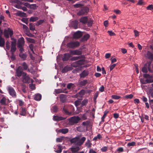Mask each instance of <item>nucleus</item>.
<instances>
[{
	"label": "nucleus",
	"mask_w": 153,
	"mask_h": 153,
	"mask_svg": "<svg viewBox=\"0 0 153 153\" xmlns=\"http://www.w3.org/2000/svg\"><path fill=\"white\" fill-rule=\"evenodd\" d=\"M136 143L134 142H132L128 143L127 146L128 147L133 146L135 145Z\"/></svg>",
	"instance_id": "09e8293b"
},
{
	"label": "nucleus",
	"mask_w": 153,
	"mask_h": 153,
	"mask_svg": "<svg viewBox=\"0 0 153 153\" xmlns=\"http://www.w3.org/2000/svg\"><path fill=\"white\" fill-rule=\"evenodd\" d=\"M79 140V137H76L70 140V142L71 143H75L78 142V141Z\"/></svg>",
	"instance_id": "bb28decb"
},
{
	"label": "nucleus",
	"mask_w": 153,
	"mask_h": 153,
	"mask_svg": "<svg viewBox=\"0 0 153 153\" xmlns=\"http://www.w3.org/2000/svg\"><path fill=\"white\" fill-rule=\"evenodd\" d=\"M133 97V95H132V94H129L128 95H126L124 97H125V98L127 99H131Z\"/></svg>",
	"instance_id": "4d7b16f0"
},
{
	"label": "nucleus",
	"mask_w": 153,
	"mask_h": 153,
	"mask_svg": "<svg viewBox=\"0 0 153 153\" xmlns=\"http://www.w3.org/2000/svg\"><path fill=\"white\" fill-rule=\"evenodd\" d=\"M81 56H73L71 59V60L72 61H76L81 59Z\"/></svg>",
	"instance_id": "ea45409f"
},
{
	"label": "nucleus",
	"mask_w": 153,
	"mask_h": 153,
	"mask_svg": "<svg viewBox=\"0 0 153 153\" xmlns=\"http://www.w3.org/2000/svg\"><path fill=\"white\" fill-rule=\"evenodd\" d=\"M89 9L88 7H83L77 13L78 16H80L83 15H86L89 12Z\"/></svg>",
	"instance_id": "20e7f679"
},
{
	"label": "nucleus",
	"mask_w": 153,
	"mask_h": 153,
	"mask_svg": "<svg viewBox=\"0 0 153 153\" xmlns=\"http://www.w3.org/2000/svg\"><path fill=\"white\" fill-rule=\"evenodd\" d=\"M39 18L37 17H31L30 18L29 21L30 22H34L38 19Z\"/></svg>",
	"instance_id": "f704fd0d"
},
{
	"label": "nucleus",
	"mask_w": 153,
	"mask_h": 153,
	"mask_svg": "<svg viewBox=\"0 0 153 153\" xmlns=\"http://www.w3.org/2000/svg\"><path fill=\"white\" fill-rule=\"evenodd\" d=\"M107 147L106 146H104L103 147H102L101 150L102 152H105L107 150Z\"/></svg>",
	"instance_id": "338daca9"
},
{
	"label": "nucleus",
	"mask_w": 153,
	"mask_h": 153,
	"mask_svg": "<svg viewBox=\"0 0 153 153\" xmlns=\"http://www.w3.org/2000/svg\"><path fill=\"white\" fill-rule=\"evenodd\" d=\"M62 111L64 114L67 115H70L71 114V113L69 112L65 107H64L62 109Z\"/></svg>",
	"instance_id": "c9c22d12"
},
{
	"label": "nucleus",
	"mask_w": 153,
	"mask_h": 153,
	"mask_svg": "<svg viewBox=\"0 0 153 153\" xmlns=\"http://www.w3.org/2000/svg\"><path fill=\"white\" fill-rule=\"evenodd\" d=\"M90 36V35L89 34H85L81 39V41L84 42L86 41L89 38Z\"/></svg>",
	"instance_id": "4be33fe9"
},
{
	"label": "nucleus",
	"mask_w": 153,
	"mask_h": 153,
	"mask_svg": "<svg viewBox=\"0 0 153 153\" xmlns=\"http://www.w3.org/2000/svg\"><path fill=\"white\" fill-rule=\"evenodd\" d=\"M52 111L54 113H56L57 112L58 110V108L57 106L54 105L53 106L52 108Z\"/></svg>",
	"instance_id": "37998d69"
},
{
	"label": "nucleus",
	"mask_w": 153,
	"mask_h": 153,
	"mask_svg": "<svg viewBox=\"0 0 153 153\" xmlns=\"http://www.w3.org/2000/svg\"><path fill=\"white\" fill-rule=\"evenodd\" d=\"M88 102V100L87 99H84L81 103V106L83 107Z\"/></svg>",
	"instance_id": "79ce46f5"
},
{
	"label": "nucleus",
	"mask_w": 153,
	"mask_h": 153,
	"mask_svg": "<svg viewBox=\"0 0 153 153\" xmlns=\"http://www.w3.org/2000/svg\"><path fill=\"white\" fill-rule=\"evenodd\" d=\"M88 83V81L86 79H84L83 80L80 81L79 82V85L81 86H85L86 84Z\"/></svg>",
	"instance_id": "aec40b11"
},
{
	"label": "nucleus",
	"mask_w": 153,
	"mask_h": 153,
	"mask_svg": "<svg viewBox=\"0 0 153 153\" xmlns=\"http://www.w3.org/2000/svg\"><path fill=\"white\" fill-rule=\"evenodd\" d=\"M86 139L85 137H82L81 139L79 138V140L77 143V144L79 146H81L84 143Z\"/></svg>",
	"instance_id": "2eb2a0df"
},
{
	"label": "nucleus",
	"mask_w": 153,
	"mask_h": 153,
	"mask_svg": "<svg viewBox=\"0 0 153 153\" xmlns=\"http://www.w3.org/2000/svg\"><path fill=\"white\" fill-rule=\"evenodd\" d=\"M79 22L77 20L73 21L71 23V25L74 29H76L78 28V25Z\"/></svg>",
	"instance_id": "a211bd4d"
},
{
	"label": "nucleus",
	"mask_w": 153,
	"mask_h": 153,
	"mask_svg": "<svg viewBox=\"0 0 153 153\" xmlns=\"http://www.w3.org/2000/svg\"><path fill=\"white\" fill-rule=\"evenodd\" d=\"M12 39H13L14 40L11 42V48L10 52L11 53H14L16 51V42L15 39L13 38H11Z\"/></svg>",
	"instance_id": "0eeeda50"
},
{
	"label": "nucleus",
	"mask_w": 153,
	"mask_h": 153,
	"mask_svg": "<svg viewBox=\"0 0 153 153\" xmlns=\"http://www.w3.org/2000/svg\"><path fill=\"white\" fill-rule=\"evenodd\" d=\"M146 56L151 61L153 60V54L150 51H148Z\"/></svg>",
	"instance_id": "dca6fc26"
},
{
	"label": "nucleus",
	"mask_w": 153,
	"mask_h": 153,
	"mask_svg": "<svg viewBox=\"0 0 153 153\" xmlns=\"http://www.w3.org/2000/svg\"><path fill=\"white\" fill-rule=\"evenodd\" d=\"M99 93L98 92H97L95 94L94 97L93 98V100L94 102H96L97 98L98 96Z\"/></svg>",
	"instance_id": "13d9d810"
},
{
	"label": "nucleus",
	"mask_w": 153,
	"mask_h": 153,
	"mask_svg": "<svg viewBox=\"0 0 153 153\" xmlns=\"http://www.w3.org/2000/svg\"><path fill=\"white\" fill-rule=\"evenodd\" d=\"M82 35V33L79 31H78L74 33L73 37L75 39H79L81 37Z\"/></svg>",
	"instance_id": "9d476101"
},
{
	"label": "nucleus",
	"mask_w": 153,
	"mask_h": 153,
	"mask_svg": "<svg viewBox=\"0 0 153 153\" xmlns=\"http://www.w3.org/2000/svg\"><path fill=\"white\" fill-rule=\"evenodd\" d=\"M79 45V42L77 41H71L68 43L67 44V46L68 48L73 49L78 47Z\"/></svg>",
	"instance_id": "f257e3e1"
},
{
	"label": "nucleus",
	"mask_w": 153,
	"mask_h": 153,
	"mask_svg": "<svg viewBox=\"0 0 153 153\" xmlns=\"http://www.w3.org/2000/svg\"><path fill=\"white\" fill-rule=\"evenodd\" d=\"M6 98L4 97H3L0 100V103L1 105H7L6 103Z\"/></svg>",
	"instance_id": "c85d7f7f"
},
{
	"label": "nucleus",
	"mask_w": 153,
	"mask_h": 153,
	"mask_svg": "<svg viewBox=\"0 0 153 153\" xmlns=\"http://www.w3.org/2000/svg\"><path fill=\"white\" fill-rule=\"evenodd\" d=\"M107 32L109 34V35L111 36L115 35V33L111 31H108Z\"/></svg>",
	"instance_id": "0e129e2a"
},
{
	"label": "nucleus",
	"mask_w": 153,
	"mask_h": 153,
	"mask_svg": "<svg viewBox=\"0 0 153 153\" xmlns=\"http://www.w3.org/2000/svg\"><path fill=\"white\" fill-rule=\"evenodd\" d=\"M10 43L8 41H7L6 42V49L9 50L10 48Z\"/></svg>",
	"instance_id": "3c124183"
},
{
	"label": "nucleus",
	"mask_w": 153,
	"mask_h": 153,
	"mask_svg": "<svg viewBox=\"0 0 153 153\" xmlns=\"http://www.w3.org/2000/svg\"><path fill=\"white\" fill-rule=\"evenodd\" d=\"M88 25V27H91L92 26V25L93 24V20L90 19L89 20L88 19L87 21Z\"/></svg>",
	"instance_id": "a18cd8bd"
},
{
	"label": "nucleus",
	"mask_w": 153,
	"mask_h": 153,
	"mask_svg": "<svg viewBox=\"0 0 153 153\" xmlns=\"http://www.w3.org/2000/svg\"><path fill=\"white\" fill-rule=\"evenodd\" d=\"M59 98L61 101L64 102L65 100V95L64 94H61L60 95Z\"/></svg>",
	"instance_id": "4c0bfd02"
},
{
	"label": "nucleus",
	"mask_w": 153,
	"mask_h": 153,
	"mask_svg": "<svg viewBox=\"0 0 153 153\" xmlns=\"http://www.w3.org/2000/svg\"><path fill=\"white\" fill-rule=\"evenodd\" d=\"M41 95L40 94L38 93L35 94L34 97V99L36 101H40L41 99Z\"/></svg>",
	"instance_id": "5701e85b"
},
{
	"label": "nucleus",
	"mask_w": 153,
	"mask_h": 153,
	"mask_svg": "<svg viewBox=\"0 0 153 153\" xmlns=\"http://www.w3.org/2000/svg\"><path fill=\"white\" fill-rule=\"evenodd\" d=\"M26 85H22V91L24 93H26L27 92V91L26 89Z\"/></svg>",
	"instance_id": "5fc2aeb1"
},
{
	"label": "nucleus",
	"mask_w": 153,
	"mask_h": 153,
	"mask_svg": "<svg viewBox=\"0 0 153 153\" xmlns=\"http://www.w3.org/2000/svg\"><path fill=\"white\" fill-rule=\"evenodd\" d=\"M18 14L20 16L25 17L27 16V14L26 13L23 12L21 11H18Z\"/></svg>",
	"instance_id": "473e14b6"
},
{
	"label": "nucleus",
	"mask_w": 153,
	"mask_h": 153,
	"mask_svg": "<svg viewBox=\"0 0 153 153\" xmlns=\"http://www.w3.org/2000/svg\"><path fill=\"white\" fill-rule=\"evenodd\" d=\"M70 149L72 153H75L77 152L79 150V147L71 148Z\"/></svg>",
	"instance_id": "72a5a7b5"
},
{
	"label": "nucleus",
	"mask_w": 153,
	"mask_h": 153,
	"mask_svg": "<svg viewBox=\"0 0 153 153\" xmlns=\"http://www.w3.org/2000/svg\"><path fill=\"white\" fill-rule=\"evenodd\" d=\"M21 69V66H19L16 70V75L19 77H20L22 74L24 75V73H25L23 72V71Z\"/></svg>",
	"instance_id": "6e6552de"
},
{
	"label": "nucleus",
	"mask_w": 153,
	"mask_h": 153,
	"mask_svg": "<svg viewBox=\"0 0 153 153\" xmlns=\"http://www.w3.org/2000/svg\"><path fill=\"white\" fill-rule=\"evenodd\" d=\"M58 147V150H56V148H54L55 152L57 153H60L62 152V146L60 144H58L56 146Z\"/></svg>",
	"instance_id": "393cba45"
},
{
	"label": "nucleus",
	"mask_w": 153,
	"mask_h": 153,
	"mask_svg": "<svg viewBox=\"0 0 153 153\" xmlns=\"http://www.w3.org/2000/svg\"><path fill=\"white\" fill-rule=\"evenodd\" d=\"M27 41L30 43H34L35 42V40L34 39L29 38H27Z\"/></svg>",
	"instance_id": "8fccbe9b"
},
{
	"label": "nucleus",
	"mask_w": 153,
	"mask_h": 153,
	"mask_svg": "<svg viewBox=\"0 0 153 153\" xmlns=\"http://www.w3.org/2000/svg\"><path fill=\"white\" fill-rule=\"evenodd\" d=\"M74 85L71 83H69L68 84L67 86V88L68 89H70L71 88H73L74 87Z\"/></svg>",
	"instance_id": "a19ab883"
},
{
	"label": "nucleus",
	"mask_w": 153,
	"mask_h": 153,
	"mask_svg": "<svg viewBox=\"0 0 153 153\" xmlns=\"http://www.w3.org/2000/svg\"><path fill=\"white\" fill-rule=\"evenodd\" d=\"M8 90L10 95L12 96L13 97H16V93L13 88L11 87H9Z\"/></svg>",
	"instance_id": "1a4fd4ad"
},
{
	"label": "nucleus",
	"mask_w": 153,
	"mask_h": 153,
	"mask_svg": "<svg viewBox=\"0 0 153 153\" xmlns=\"http://www.w3.org/2000/svg\"><path fill=\"white\" fill-rule=\"evenodd\" d=\"M142 71L143 73L146 74L148 72V70L147 67L146 66H144L142 68Z\"/></svg>",
	"instance_id": "de8ad7c7"
},
{
	"label": "nucleus",
	"mask_w": 153,
	"mask_h": 153,
	"mask_svg": "<svg viewBox=\"0 0 153 153\" xmlns=\"http://www.w3.org/2000/svg\"><path fill=\"white\" fill-rule=\"evenodd\" d=\"M91 143L90 140L89 139H88L87 140V141L86 142L85 144V145L86 146H88V148H89L91 147Z\"/></svg>",
	"instance_id": "58836bf2"
},
{
	"label": "nucleus",
	"mask_w": 153,
	"mask_h": 153,
	"mask_svg": "<svg viewBox=\"0 0 153 153\" xmlns=\"http://www.w3.org/2000/svg\"><path fill=\"white\" fill-rule=\"evenodd\" d=\"M88 21V17L86 16L81 17L79 19V22L83 24H85Z\"/></svg>",
	"instance_id": "f3484780"
},
{
	"label": "nucleus",
	"mask_w": 153,
	"mask_h": 153,
	"mask_svg": "<svg viewBox=\"0 0 153 153\" xmlns=\"http://www.w3.org/2000/svg\"><path fill=\"white\" fill-rule=\"evenodd\" d=\"M68 129L67 128H64L59 130L58 132L62 133L63 134H66L68 132Z\"/></svg>",
	"instance_id": "a878e982"
},
{
	"label": "nucleus",
	"mask_w": 153,
	"mask_h": 153,
	"mask_svg": "<svg viewBox=\"0 0 153 153\" xmlns=\"http://www.w3.org/2000/svg\"><path fill=\"white\" fill-rule=\"evenodd\" d=\"M90 122L88 121H87L85 122H83L82 123V125L84 126H88L89 125Z\"/></svg>",
	"instance_id": "680f3d73"
},
{
	"label": "nucleus",
	"mask_w": 153,
	"mask_h": 153,
	"mask_svg": "<svg viewBox=\"0 0 153 153\" xmlns=\"http://www.w3.org/2000/svg\"><path fill=\"white\" fill-rule=\"evenodd\" d=\"M44 22V20H39L37 22L36 25V26H39V25L42 24Z\"/></svg>",
	"instance_id": "603ef678"
},
{
	"label": "nucleus",
	"mask_w": 153,
	"mask_h": 153,
	"mask_svg": "<svg viewBox=\"0 0 153 153\" xmlns=\"http://www.w3.org/2000/svg\"><path fill=\"white\" fill-rule=\"evenodd\" d=\"M19 56V57L22 59L24 60H25L27 58V55L25 53H20Z\"/></svg>",
	"instance_id": "2f4dec72"
},
{
	"label": "nucleus",
	"mask_w": 153,
	"mask_h": 153,
	"mask_svg": "<svg viewBox=\"0 0 153 153\" xmlns=\"http://www.w3.org/2000/svg\"><path fill=\"white\" fill-rule=\"evenodd\" d=\"M70 53L71 54L74 55H79L82 54V51L78 50L74 51H71Z\"/></svg>",
	"instance_id": "ddd939ff"
},
{
	"label": "nucleus",
	"mask_w": 153,
	"mask_h": 153,
	"mask_svg": "<svg viewBox=\"0 0 153 153\" xmlns=\"http://www.w3.org/2000/svg\"><path fill=\"white\" fill-rule=\"evenodd\" d=\"M22 69L23 71L27 70L28 66L27 64L25 62H23L21 65Z\"/></svg>",
	"instance_id": "6ab92c4d"
},
{
	"label": "nucleus",
	"mask_w": 153,
	"mask_h": 153,
	"mask_svg": "<svg viewBox=\"0 0 153 153\" xmlns=\"http://www.w3.org/2000/svg\"><path fill=\"white\" fill-rule=\"evenodd\" d=\"M80 120L79 117L74 116L69 119V123L73 125L75 123H77Z\"/></svg>",
	"instance_id": "423d86ee"
},
{
	"label": "nucleus",
	"mask_w": 153,
	"mask_h": 153,
	"mask_svg": "<svg viewBox=\"0 0 153 153\" xmlns=\"http://www.w3.org/2000/svg\"><path fill=\"white\" fill-rule=\"evenodd\" d=\"M29 27L30 30L33 31L35 30V25L33 24L32 23H30L29 25Z\"/></svg>",
	"instance_id": "e433bc0d"
},
{
	"label": "nucleus",
	"mask_w": 153,
	"mask_h": 153,
	"mask_svg": "<svg viewBox=\"0 0 153 153\" xmlns=\"http://www.w3.org/2000/svg\"><path fill=\"white\" fill-rule=\"evenodd\" d=\"M13 34V31L12 29L10 28H8L7 30H5L4 32V37L7 38L9 37V35L11 37Z\"/></svg>",
	"instance_id": "39448f33"
},
{
	"label": "nucleus",
	"mask_w": 153,
	"mask_h": 153,
	"mask_svg": "<svg viewBox=\"0 0 153 153\" xmlns=\"http://www.w3.org/2000/svg\"><path fill=\"white\" fill-rule=\"evenodd\" d=\"M65 117H62L58 116H54L53 117V120L56 121H59L62 120L66 119Z\"/></svg>",
	"instance_id": "4468645a"
},
{
	"label": "nucleus",
	"mask_w": 153,
	"mask_h": 153,
	"mask_svg": "<svg viewBox=\"0 0 153 153\" xmlns=\"http://www.w3.org/2000/svg\"><path fill=\"white\" fill-rule=\"evenodd\" d=\"M146 83H151L153 82V79H146Z\"/></svg>",
	"instance_id": "774afa93"
},
{
	"label": "nucleus",
	"mask_w": 153,
	"mask_h": 153,
	"mask_svg": "<svg viewBox=\"0 0 153 153\" xmlns=\"http://www.w3.org/2000/svg\"><path fill=\"white\" fill-rule=\"evenodd\" d=\"M24 46H18V47L19 48V50L20 51V53H22V52L24 51Z\"/></svg>",
	"instance_id": "e2e57ef3"
},
{
	"label": "nucleus",
	"mask_w": 153,
	"mask_h": 153,
	"mask_svg": "<svg viewBox=\"0 0 153 153\" xmlns=\"http://www.w3.org/2000/svg\"><path fill=\"white\" fill-rule=\"evenodd\" d=\"M38 6H36L35 4H30V9H33V10H35L37 9Z\"/></svg>",
	"instance_id": "49530a36"
},
{
	"label": "nucleus",
	"mask_w": 153,
	"mask_h": 153,
	"mask_svg": "<svg viewBox=\"0 0 153 153\" xmlns=\"http://www.w3.org/2000/svg\"><path fill=\"white\" fill-rule=\"evenodd\" d=\"M25 44V40L23 37H21L20 38L18 42L17 46H24Z\"/></svg>",
	"instance_id": "9b49d317"
},
{
	"label": "nucleus",
	"mask_w": 153,
	"mask_h": 153,
	"mask_svg": "<svg viewBox=\"0 0 153 153\" xmlns=\"http://www.w3.org/2000/svg\"><path fill=\"white\" fill-rule=\"evenodd\" d=\"M81 104V101L79 100H76L75 102V104L76 106H78Z\"/></svg>",
	"instance_id": "69168bd1"
},
{
	"label": "nucleus",
	"mask_w": 153,
	"mask_h": 153,
	"mask_svg": "<svg viewBox=\"0 0 153 153\" xmlns=\"http://www.w3.org/2000/svg\"><path fill=\"white\" fill-rule=\"evenodd\" d=\"M5 41L4 39L2 38L1 36H0V47H3Z\"/></svg>",
	"instance_id": "cd10ccee"
},
{
	"label": "nucleus",
	"mask_w": 153,
	"mask_h": 153,
	"mask_svg": "<svg viewBox=\"0 0 153 153\" xmlns=\"http://www.w3.org/2000/svg\"><path fill=\"white\" fill-rule=\"evenodd\" d=\"M89 74V72L87 70H84L79 74L81 78H84L87 76Z\"/></svg>",
	"instance_id": "f8f14e48"
},
{
	"label": "nucleus",
	"mask_w": 153,
	"mask_h": 153,
	"mask_svg": "<svg viewBox=\"0 0 153 153\" xmlns=\"http://www.w3.org/2000/svg\"><path fill=\"white\" fill-rule=\"evenodd\" d=\"M63 137H59V138H56V141L57 142H62V140H63Z\"/></svg>",
	"instance_id": "052dcab7"
},
{
	"label": "nucleus",
	"mask_w": 153,
	"mask_h": 153,
	"mask_svg": "<svg viewBox=\"0 0 153 153\" xmlns=\"http://www.w3.org/2000/svg\"><path fill=\"white\" fill-rule=\"evenodd\" d=\"M22 78L23 82L25 83H33L34 81L32 79L30 78L27 75L26 73H24Z\"/></svg>",
	"instance_id": "f03ea898"
},
{
	"label": "nucleus",
	"mask_w": 153,
	"mask_h": 153,
	"mask_svg": "<svg viewBox=\"0 0 153 153\" xmlns=\"http://www.w3.org/2000/svg\"><path fill=\"white\" fill-rule=\"evenodd\" d=\"M85 62V60L84 59L79 60L73 62L71 64V65L73 67L76 68L82 65H84Z\"/></svg>",
	"instance_id": "7ed1b4c3"
},
{
	"label": "nucleus",
	"mask_w": 153,
	"mask_h": 153,
	"mask_svg": "<svg viewBox=\"0 0 153 153\" xmlns=\"http://www.w3.org/2000/svg\"><path fill=\"white\" fill-rule=\"evenodd\" d=\"M26 114V109L25 108H22L20 111V114L22 116H25Z\"/></svg>",
	"instance_id": "c756f323"
},
{
	"label": "nucleus",
	"mask_w": 153,
	"mask_h": 153,
	"mask_svg": "<svg viewBox=\"0 0 153 153\" xmlns=\"http://www.w3.org/2000/svg\"><path fill=\"white\" fill-rule=\"evenodd\" d=\"M85 93V91L83 90H82L78 93L76 94L75 96L76 97H81Z\"/></svg>",
	"instance_id": "b1692460"
},
{
	"label": "nucleus",
	"mask_w": 153,
	"mask_h": 153,
	"mask_svg": "<svg viewBox=\"0 0 153 153\" xmlns=\"http://www.w3.org/2000/svg\"><path fill=\"white\" fill-rule=\"evenodd\" d=\"M71 53H65L64 54V57L62 58V60L63 61H68L69 58L71 57Z\"/></svg>",
	"instance_id": "412c9836"
},
{
	"label": "nucleus",
	"mask_w": 153,
	"mask_h": 153,
	"mask_svg": "<svg viewBox=\"0 0 153 153\" xmlns=\"http://www.w3.org/2000/svg\"><path fill=\"white\" fill-rule=\"evenodd\" d=\"M108 113V111L107 110H105L104 111V114L102 117V121H104V119L105 118L107 114Z\"/></svg>",
	"instance_id": "c03bdc74"
},
{
	"label": "nucleus",
	"mask_w": 153,
	"mask_h": 153,
	"mask_svg": "<svg viewBox=\"0 0 153 153\" xmlns=\"http://www.w3.org/2000/svg\"><path fill=\"white\" fill-rule=\"evenodd\" d=\"M11 59L12 61H14L16 59V57L14 53H11V56H10Z\"/></svg>",
	"instance_id": "6e6d98bb"
},
{
	"label": "nucleus",
	"mask_w": 153,
	"mask_h": 153,
	"mask_svg": "<svg viewBox=\"0 0 153 153\" xmlns=\"http://www.w3.org/2000/svg\"><path fill=\"white\" fill-rule=\"evenodd\" d=\"M147 10H152L153 9V5L150 4L146 8Z\"/></svg>",
	"instance_id": "bf43d9fd"
},
{
	"label": "nucleus",
	"mask_w": 153,
	"mask_h": 153,
	"mask_svg": "<svg viewBox=\"0 0 153 153\" xmlns=\"http://www.w3.org/2000/svg\"><path fill=\"white\" fill-rule=\"evenodd\" d=\"M112 99L115 100H118L121 98V97L116 95H112L111 97Z\"/></svg>",
	"instance_id": "864d4df0"
},
{
	"label": "nucleus",
	"mask_w": 153,
	"mask_h": 153,
	"mask_svg": "<svg viewBox=\"0 0 153 153\" xmlns=\"http://www.w3.org/2000/svg\"><path fill=\"white\" fill-rule=\"evenodd\" d=\"M70 67L68 66H65L62 69V73H65L71 70Z\"/></svg>",
	"instance_id": "7c9ffc66"
}]
</instances>
